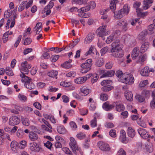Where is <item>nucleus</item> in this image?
Listing matches in <instances>:
<instances>
[{
	"instance_id": "1",
	"label": "nucleus",
	"mask_w": 155,
	"mask_h": 155,
	"mask_svg": "<svg viewBox=\"0 0 155 155\" xmlns=\"http://www.w3.org/2000/svg\"><path fill=\"white\" fill-rule=\"evenodd\" d=\"M130 11V8L127 4L125 5L123 8L117 12H113L114 13V17L116 19H120L122 18L125 15H127Z\"/></svg>"
},
{
	"instance_id": "2",
	"label": "nucleus",
	"mask_w": 155,
	"mask_h": 155,
	"mask_svg": "<svg viewBox=\"0 0 155 155\" xmlns=\"http://www.w3.org/2000/svg\"><path fill=\"white\" fill-rule=\"evenodd\" d=\"M70 140V142L69 143V145L73 153L76 155L79 153L82 154L83 152L81 150V148L78 146L75 139L73 137H71Z\"/></svg>"
},
{
	"instance_id": "3",
	"label": "nucleus",
	"mask_w": 155,
	"mask_h": 155,
	"mask_svg": "<svg viewBox=\"0 0 155 155\" xmlns=\"http://www.w3.org/2000/svg\"><path fill=\"white\" fill-rule=\"evenodd\" d=\"M133 75L131 74H124L121 78V82L129 85L133 84L134 82Z\"/></svg>"
},
{
	"instance_id": "4",
	"label": "nucleus",
	"mask_w": 155,
	"mask_h": 155,
	"mask_svg": "<svg viewBox=\"0 0 155 155\" xmlns=\"http://www.w3.org/2000/svg\"><path fill=\"white\" fill-rule=\"evenodd\" d=\"M106 28V25H103L100 27L97 30V35L99 37H102L103 40H104V39L103 37L104 35H107L110 33V31L108 29H107Z\"/></svg>"
},
{
	"instance_id": "5",
	"label": "nucleus",
	"mask_w": 155,
	"mask_h": 155,
	"mask_svg": "<svg viewBox=\"0 0 155 155\" xmlns=\"http://www.w3.org/2000/svg\"><path fill=\"white\" fill-rule=\"evenodd\" d=\"M98 72L100 74H101V78L105 77H111L114 76L115 73V71L113 70L106 71L99 69Z\"/></svg>"
},
{
	"instance_id": "6",
	"label": "nucleus",
	"mask_w": 155,
	"mask_h": 155,
	"mask_svg": "<svg viewBox=\"0 0 155 155\" xmlns=\"http://www.w3.org/2000/svg\"><path fill=\"white\" fill-rule=\"evenodd\" d=\"M21 74H28V69L31 68V64H28L27 61H25L21 64Z\"/></svg>"
},
{
	"instance_id": "7",
	"label": "nucleus",
	"mask_w": 155,
	"mask_h": 155,
	"mask_svg": "<svg viewBox=\"0 0 155 155\" xmlns=\"http://www.w3.org/2000/svg\"><path fill=\"white\" fill-rule=\"evenodd\" d=\"M128 89L127 86L123 87V89L125 91L124 93V95L126 99L129 101H132L133 100V95L132 92L131 91L127 90Z\"/></svg>"
},
{
	"instance_id": "8",
	"label": "nucleus",
	"mask_w": 155,
	"mask_h": 155,
	"mask_svg": "<svg viewBox=\"0 0 155 155\" xmlns=\"http://www.w3.org/2000/svg\"><path fill=\"white\" fill-rule=\"evenodd\" d=\"M112 48L110 51L111 52H114L119 50H122L119 44V41L117 40L114 41L111 44Z\"/></svg>"
},
{
	"instance_id": "9",
	"label": "nucleus",
	"mask_w": 155,
	"mask_h": 155,
	"mask_svg": "<svg viewBox=\"0 0 155 155\" xmlns=\"http://www.w3.org/2000/svg\"><path fill=\"white\" fill-rule=\"evenodd\" d=\"M98 147L100 150L103 151H109L110 150L109 145L102 141H99L98 143Z\"/></svg>"
},
{
	"instance_id": "10",
	"label": "nucleus",
	"mask_w": 155,
	"mask_h": 155,
	"mask_svg": "<svg viewBox=\"0 0 155 155\" xmlns=\"http://www.w3.org/2000/svg\"><path fill=\"white\" fill-rule=\"evenodd\" d=\"M117 25L122 27V31H126L128 29L127 24L125 20L122 19L118 21Z\"/></svg>"
},
{
	"instance_id": "11",
	"label": "nucleus",
	"mask_w": 155,
	"mask_h": 155,
	"mask_svg": "<svg viewBox=\"0 0 155 155\" xmlns=\"http://www.w3.org/2000/svg\"><path fill=\"white\" fill-rule=\"evenodd\" d=\"M29 149L31 150L38 152L40 150V147L37 143L35 142L30 143L29 145Z\"/></svg>"
},
{
	"instance_id": "12",
	"label": "nucleus",
	"mask_w": 155,
	"mask_h": 155,
	"mask_svg": "<svg viewBox=\"0 0 155 155\" xmlns=\"http://www.w3.org/2000/svg\"><path fill=\"white\" fill-rule=\"evenodd\" d=\"M20 122V119L16 116H12L9 120V124L12 126L18 124Z\"/></svg>"
},
{
	"instance_id": "13",
	"label": "nucleus",
	"mask_w": 155,
	"mask_h": 155,
	"mask_svg": "<svg viewBox=\"0 0 155 155\" xmlns=\"http://www.w3.org/2000/svg\"><path fill=\"white\" fill-rule=\"evenodd\" d=\"M92 60L91 59H88L86 60V62L83 63L81 65V67L82 68L89 69L88 70H90L91 69V67L92 65Z\"/></svg>"
},
{
	"instance_id": "14",
	"label": "nucleus",
	"mask_w": 155,
	"mask_h": 155,
	"mask_svg": "<svg viewBox=\"0 0 155 155\" xmlns=\"http://www.w3.org/2000/svg\"><path fill=\"white\" fill-rule=\"evenodd\" d=\"M138 132L141 137L144 139L148 138L149 137V134H147V131L145 129L140 128L138 129Z\"/></svg>"
},
{
	"instance_id": "15",
	"label": "nucleus",
	"mask_w": 155,
	"mask_h": 155,
	"mask_svg": "<svg viewBox=\"0 0 155 155\" xmlns=\"http://www.w3.org/2000/svg\"><path fill=\"white\" fill-rule=\"evenodd\" d=\"M77 12L79 13L78 14V16L86 18L88 17L89 16L88 15H86V13H84V12H86L85 10L84 7L78 9Z\"/></svg>"
},
{
	"instance_id": "16",
	"label": "nucleus",
	"mask_w": 155,
	"mask_h": 155,
	"mask_svg": "<svg viewBox=\"0 0 155 155\" xmlns=\"http://www.w3.org/2000/svg\"><path fill=\"white\" fill-rule=\"evenodd\" d=\"M10 146L12 150L15 152H16L19 148L18 143L15 141H13L12 142Z\"/></svg>"
},
{
	"instance_id": "17",
	"label": "nucleus",
	"mask_w": 155,
	"mask_h": 155,
	"mask_svg": "<svg viewBox=\"0 0 155 155\" xmlns=\"http://www.w3.org/2000/svg\"><path fill=\"white\" fill-rule=\"evenodd\" d=\"M140 51L138 47H135L132 51L131 56L132 58L135 59L139 55Z\"/></svg>"
},
{
	"instance_id": "18",
	"label": "nucleus",
	"mask_w": 155,
	"mask_h": 155,
	"mask_svg": "<svg viewBox=\"0 0 155 155\" xmlns=\"http://www.w3.org/2000/svg\"><path fill=\"white\" fill-rule=\"evenodd\" d=\"M20 77L22 78L21 81L22 82L26 83L29 81H32V79L29 77L26 76L25 74H20Z\"/></svg>"
},
{
	"instance_id": "19",
	"label": "nucleus",
	"mask_w": 155,
	"mask_h": 155,
	"mask_svg": "<svg viewBox=\"0 0 155 155\" xmlns=\"http://www.w3.org/2000/svg\"><path fill=\"white\" fill-rule=\"evenodd\" d=\"M103 107L106 110H109L114 108V106L112 104H109L108 102L104 103L103 105Z\"/></svg>"
},
{
	"instance_id": "20",
	"label": "nucleus",
	"mask_w": 155,
	"mask_h": 155,
	"mask_svg": "<svg viewBox=\"0 0 155 155\" xmlns=\"http://www.w3.org/2000/svg\"><path fill=\"white\" fill-rule=\"evenodd\" d=\"M153 0H144L143 8L144 10L148 9L150 6L149 4L152 3L153 2Z\"/></svg>"
},
{
	"instance_id": "21",
	"label": "nucleus",
	"mask_w": 155,
	"mask_h": 155,
	"mask_svg": "<svg viewBox=\"0 0 155 155\" xmlns=\"http://www.w3.org/2000/svg\"><path fill=\"white\" fill-rule=\"evenodd\" d=\"M94 38V34H89L85 38V43L86 44L89 43L92 41Z\"/></svg>"
},
{
	"instance_id": "22",
	"label": "nucleus",
	"mask_w": 155,
	"mask_h": 155,
	"mask_svg": "<svg viewBox=\"0 0 155 155\" xmlns=\"http://www.w3.org/2000/svg\"><path fill=\"white\" fill-rule=\"evenodd\" d=\"M117 0H112L110 2V8L113 11H114L116 8V4L118 3Z\"/></svg>"
},
{
	"instance_id": "23",
	"label": "nucleus",
	"mask_w": 155,
	"mask_h": 155,
	"mask_svg": "<svg viewBox=\"0 0 155 155\" xmlns=\"http://www.w3.org/2000/svg\"><path fill=\"white\" fill-rule=\"evenodd\" d=\"M111 55L116 58H121L124 55L123 51L122 50H119V51L114 52Z\"/></svg>"
},
{
	"instance_id": "24",
	"label": "nucleus",
	"mask_w": 155,
	"mask_h": 155,
	"mask_svg": "<svg viewBox=\"0 0 155 155\" xmlns=\"http://www.w3.org/2000/svg\"><path fill=\"white\" fill-rule=\"evenodd\" d=\"M149 68L147 66L142 69L140 71L141 74L143 76H148Z\"/></svg>"
},
{
	"instance_id": "25",
	"label": "nucleus",
	"mask_w": 155,
	"mask_h": 155,
	"mask_svg": "<svg viewBox=\"0 0 155 155\" xmlns=\"http://www.w3.org/2000/svg\"><path fill=\"white\" fill-rule=\"evenodd\" d=\"M149 46V43L148 42H145L143 44L140 48L141 53H143L148 48Z\"/></svg>"
},
{
	"instance_id": "26",
	"label": "nucleus",
	"mask_w": 155,
	"mask_h": 155,
	"mask_svg": "<svg viewBox=\"0 0 155 155\" xmlns=\"http://www.w3.org/2000/svg\"><path fill=\"white\" fill-rule=\"evenodd\" d=\"M29 136L30 139L31 141H35L37 140L38 139L37 135L33 132H31L29 133Z\"/></svg>"
},
{
	"instance_id": "27",
	"label": "nucleus",
	"mask_w": 155,
	"mask_h": 155,
	"mask_svg": "<svg viewBox=\"0 0 155 155\" xmlns=\"http://www.w3.org/2000/svg\"><path fill=\"white\" fill-rule=\"evenodd\" d=\"M127 134L129 137H133L135 135V131L132 127H129L128 128Z\"/></svg>"
},
{
	"instance_id": "28",
	"label": "nucleus",
	"mask_w": 155,
	"mask_h": 155,
	"mask_svg": "<svg viewBox=\"0 0 155 155\" xmlns=\"http://www.w3.org/2000/svg\"><path fill=\"white\" fill-rule=\"evenodd\" d=\"M80 91V94L84 96L87 95L89 93V90L84 87L81 88Z\"/></svg>"
},
{
	"instance_id": "29",
	"label": "nucleus",
	"mask_w": 155,
	"mask_h": 155,
	"mask_svg": "<svg viewBox=\"0 0 155 155\" xmlns=\"http://www.w3.org/2000/svg\"><path fill=\"white\" fill-rule=\"evenodd\" d=\"M91 53H93L94 54L96 53V54L97 53L96 49L94 47L92 46L90 47L89 50L86 53L85 55L86 56L88 55L91 54Z\"/></svg>"
},
{
	"instance_id": "30",
	"label": "nucleus",
	"mask_w": 155,
	"mask_h": 155,
	"mask_svg": "<svg viewBox=\"0 0 155 155\" xmlns=\"http://www.w3.org/2000/svg\"><path fill=\"white\" fill-rule=\"evenodd\" d=\"M25 86L29 89H34L35 87V84L32 82V81H29L25 83Z\"/></svg>"
},
{
	"instance_id": "31",
	"label": "nucleus",
	"mask_w": 155,
	"mask_h": 155,
	"mask_svg": "<svg viewBox=\"0 0 155 155\" xmlns=\"http://www.w3.org/2000/svg\"><path fill=\"white\" fill-rule=\"evenodd\" d=\"M87 0H72L71 2L73 4H76L79 5L85 4L87 2Z\"/></svg>"
},
{
	"instance_id": "32",
	"label": "nucleus",
	"mask_w": 155,
	"mask_h": 155,
	"mask_svg": "<svg viewBox=\"0 0 155 155\" xmlns=\"http://www.w3.org/2000/svg\"><path fill=\"white\" fill-rule=\"evenodd\" d=\"M135 97L136 100L139 102L142 103L145 100L144 97L142 95L138 94H136Z\"/></svg>"
},
{
	"instance_id": "33",
	"label": "nucleus",
	"mask_w": 155,
	"mask_h": 155,
	"mask_svg": "<svg viewBox=\"0 0 155 155\" xmlns=\"http://www.w3.org/2000/svg\"><path fill=\"white\" fill-rule=\"evenodd\" d=\"M86 81V79L84 78V77H80L75 80V82L78 84H81Z\"/></svg>"
},
{
	"instance_id": "34",
	"label": "nucleus",
	"mask_w": 155,
	"mask_h": 155,
	"mask_svg": "<svg viewBox=\"0 0 155 155\" xmlns=\"http://www.w3.org/2000/svg\"><path fill=\"white\" fill-rule=\"evenodd\" d=\"M117 35H115V33L114 35H112L109 36L107 38L106 41L107 43H110L117 37Z\"/></svg>"
},
{
	"instance_id": "35",
	"label": "nucleus",
	"mask_w": 155,
	"mask_h": 155,
	"mask_svg": "<svg viewBox=\"0 0 155 155\" xmlns=\"http://www.w3.org/2000/svg\"><path fill=\"white\" fill-rule=\"evenodd\" d=\"M112 86L107 85V86H104L101 88V90L104 92H107L110 91L113 88Z\"/></svg>"
},
{
	"instance_id": "36",
	"label": "nucleus",
	"mask_w": 155,
	"mask_h": 155,
	"mask_svg": "<svg viewBox=\"0 0 155 155\" xmlns=\"http://www.w3.org/2000/svg\"><path fill=\"white\" fill-rule=\"evenodd\" d=\"M147 34V31L146 30H143L139 34V38L140 40H143Z\"/></svg>"
},
{
	"instance_id": "37",
	"label": "nucleus",
	"mask_w": 155,
	"mask_h": 155,
	"mask_svg": "<svg viewBox=\"0 0 155 155\" xmlns=\"http://www.w3.org/2000/svg\"><path fill=\"white\" fill-rule=\"evenodd\" d=\"M58 74V72L56 71H51L48 73V75L51 77H54L56 76Z\"/></svg>"
},
{
	"instance_id": "38",
	"label": "nucleus",
	"mask_w": 155,
	"mask_h": 155,
	"mask_svg": "<svg viewBox=\"0 0 155 155\" xmlns=\"http://www.w3.org/2000/svg\"><path fill=\"white\" fill-rule=\"evenodd\" d=\"M108 96L107 94L105 93H101L100 96V99L103 101H105L107 100Z\"/></svg>"
},
{
	"instance_id": "39",
	"label": "nucleus",
	"mask_w": 155,
	"mask_h": 155,
	"mask_svg": "<svg viewBox=\"0 0 155 155\" xmlns=\"http://www.w3.org/2000/svg\"><path fill=\"white\" fill-rule=\"evenodd\" d=\"M141 93L142 95L146 98L148 97L150 95V91L146 89L143 90Z\"/></svg>"
},
{
	"instance_id": "40",
	"label": "nucleus",
	"mask_w": 155,
	"mask_h": 155,
	"mask_svg": "<svg viewBox=\"0 0 155 155\" xmlns=\"http://www.w3.org/2000/svg\"><path fill=\"white\" fill-rule=\"evenodd\" d=\"M57 130L58 132L60 134H64L65 132V129L63 126H60L58 127Z\"/></svg>"
},
{
	"instance_id": "41",
	"label": "nucleus",
	"mask_w": 155,
	"mask_h": 155,
	"mask_svg": "<svg viewBox=\"0 0 155 155\" xmlns=\"http://www.w3.org/2000/svg\"><path fill=\"white\" fill-rule=\"evenodd\" d=\"M26 142L25 140H21L20 143H18L19 147L21 149H23L26 146Z\"/></svg>"
},
{
	"instance_id": "42",
	"label": "nucleus",
	"mask_w": 155,
	"mask_h": 155,
	"mask_svg": "<svg viewBox=\"0 0 155 155\" xmlns=\"http://www.w3.org/2000/svg\"><path fill=\"white\" fill-rule=\"evenodd\" d=\"M9 35V32L7 31L5 32L3 35V42L4 43H6L8 40V37Z\"/></svg>"
},
{
	"instance_id": "43",
	"label": "nucleus",
	"mask_w": 155,
	"mask_h": 155,
	"mask_svg": "<svg viewBox=\"0 0 155 155\" xmlns=\"http://www.w3.org/2000/svg\"><path fill=\"white\" fill-rule=\"evenodd\" d=\"M99 78L97 74H93L91 77V82L93 84L97 81Z\"/></svg>"
},
{
	"instance_id": "44",
	"label": "nucleus",
	"mask_w": 155,
	"mask_h": 155,
	"mask_svg": "<svg viewBox=\"0 0 155 155\" xmlns=\"http://www.w3.org/2000/svg\"><path fill=\"white\" fill-rule=\"evenodd\" d=\"M19 100L23 102H25L27 100V97L25 95L19 94L18 95Z\"/></svg>"
},
{
	"instance_id": "45",
	"label": "nucleus",
	"mask_w": 155,
	"mask_h": 155,
	"mask_svg": "<svg viewBox=\"0 0 155 155\" xmlns=\"http://www.w3.org/2000/svg\"><path fill=\"white\" fill-rule=\"evenodd\" d=\"M61 66L63 68L68 69L71 68L72 66V65L70 63H69V62L66 61L64 64H61Z\"/></svg>"
},
{
	"instance_id": "46",
	"label": "nucleus",
	"mask_w": 155,
	"mask_h": 155,
	"mask_svg": "<svg viewBox=\"0 0 155 155\" xmlns=\"http://www.w3.org/2000/svg\"><path fill=\"white\" fill-rule=\"evenodd\" d=\"M116 108L117 111L120 112L124 110L125 109V107L123 104L116 105Z\"/></svg>"
},
{
	"instance_id": "47",
	"label": "nucleus",
	"mask_w": 155,
	"mask_h": 155,
	"mask_svg": "<svg viewBox=\"0 0 155 155\" xmlns=\"http://www.w3.org/2000/svg\"><path fill=\"white\" fill-rule=\"evenodd\" d=\"M80 39H77L75 41H73L72 43H70L68 45V46L70 48H72L74 47L79 41Z\"/></svg>"
},
{
	"instance_id": "48",
	"label": "nucleus",
	"mask_w": 155,
	"mask_h": 155,
	"mask_svg": "<svg viewBox=\"0 0 155 155\" xmlns=\"http://www.w3.org/2000/svg\"><path fill=\"white\" fill-rule=\"evenodd\" d=\"M22 122L23 124L26 126H28L30 124L29 120L27 118H25L22 119Z\"/></svg>"
},
{
	"instance_id": "49",
	"label": "nucleus",
	"mask_w": 155,
	"mask_h": 155,
	"mask_svg": "<svg viewBox=\"0 0 155 155\" xmlns=\"http://www.w3.org/2000/svg\"><path fill=\"white\" fill-rule=\"evenodd\" d=\"M71 84L70 82H68L65 81H62L60 83V85L61 86L65 87L70 86Z\"/></svg>"
},
{
	"instance_id": "50",
	"label": "nucleus",
	"mask_w": 155,
	"mask_h": 155,
	"mask_svg": "<svg viewBox=\"0 0 155 155\" xmlns=\"http://www.w3.org/2000/svg\"><path fill=\"white\" fill-rule=\"evenodd\" d=\"M77 137L80 140L84 139L86 136L85 134L84 133L80 132L77 135Z\"/></svg>"
},
{
	"instance_id": "51",
	"label": "nucleus",
	"mask_w": 155,
	"mask_h": 155,
	"mask_svg": "<svg viewBox=\"0 0 155 155\" xmlns=\"http://www.w3.org/2000/svg\"><path fill=\"white\" fill-rule=\"evenodd\" d=\"M62 149L66 153L69 155H73L71 151L70 150L69 148L66 147H64Z\"/></svg>"
},
{
	"instance_id": "52",
	"label": "nucleus",
	"mask_w": 155,
	"mask_h": 155,
	"mask_svg": "<svg viewBox=\"0 0 155 155\" xmlns=\"http://www.w3.org/2000/svg\"><path fill=\"white\" fill-rule=\"evenodd\" d=\"M12 11L11 10H8L5 12L4 16L5 17L8 18L9 17L12 15Z\"/></svg>"
},
{
	"instance_id": "53",
	"label": "nucleus",
	"mask_w": 155,
	"mask_h": 155,
	"mask_svg": "<svg viewBox=\"0 0 155 155\" xmlns=\"http://www.w3.org/2000/svg\"><path fill=\"white\" fill-rule=\"evenodd\" d=\"M111 81L109 80H106L103 81L101 83V84L102 86H107L110 84Z\"/></svg>"
},
{
	"instance_id": "54",
	"label": "nucleus",
	"mask_w": 155,
	"mask_h": 155,
	"mask_svg": "<svg viewBox=\"0 0 155 155\" xmlns=\"http://www.w3.org/2000/svg\"><path fill=\"white\" fill-rule=\"evenodd\" d=\"M47 119H49L53 123L55 124L56 123V121L54 116L50 114L47 116Z\"/></svg>"
},
{
	"instance_id": "55",
	"label": "nucleus",
	"mask_w": 155,
	"mask_h": 155,
	"mask_svg": "<svg viewBox=\"0 0 155 155\" xmlns=\"http://www.w3.org/2000/svg\"><path fill=\"white\" fill-rule=\"evenodd\" d=\"M104 64L103 60L102 59L98 60L96 63V65L98 67L102 66Z\"/></svg>"
},
{
	"instance_id": "56",
	"label": "nucleus",
	"mask_w": 155,
	"mask_h": 155,
	"mask_svg": "<svg viewBox=\"0 0 155 155\" xmlns=\"http://www.w3.org/2000/svg\"><path fill=\"white\" fill-rule=\"evenodd\" d=\"M26 3V2H23L20 4L18 8V11L19 12H21L24 9Z\"/></svg>"
},
{
	"instance_id": "57",
	"label": "nucleus",
	"mask_w": 155,
	"mask_h": 155,
	"mask_svg": "<svg viewBox=\"0 0 155 155\" xmlns=\"http://www.w3.org/2000/svg\"><path fill=\"white\" fill-rule=\"evenodd\" d=\"M91 125L92 127H95L97 126V119L96 117H94V119L91 120Z\"/></svg>"
},
{
	"instance_id": "58",
	"label": "nucleus",
	"mask_w": 155,
	"mask_h": 155,
	"mask_svg": "<svg viewBox=\"0 0 155 155\" xmlns=\"http://www.w3.org/2000/svg\"><path fill=\"white\" fill-rule=\"evenodd\" d=\"M148 82L147 80L141 81L139 84V86L140 87H144L148 84Z\"/></svg>"
},
{
	"instance_id": "59",
	"label": "nucleus",
	"mask_w": 155,
	"mask_h": 155,
	"mask_svg": "<svg viewBox=\"0 0 155 155\" xmlns=\"http://www.w3.org/2000/svg\"><path fill=\"white\" fill-rule=\"evenodd\" d=\"M110 136L113 138H114L116 137V130L114 129H112L109 133Z\"/></svg>"
},
{
	"instance_id": "60",
	"label": "nucleus",
	"mask_w": 155,
	"mask_h": 155,
	"mask_svg": "<svg viewBox=\"0 0 155 155\" xmlns=\"http://www.w3.org/2000/svg\"><path fill=\"white\" fill-rule=\"evenodd\" d=\"M115 74L117 77L120 78V80L121 81V78L122 77V76L124 74L122 73V71L120 70L117 71H116Z\"/></svg>"
},
{
	"instance_id": "61",
	"label": "nucleus",
	"mask_w": 155,
	"mask_h": 155,
	"mask_svg": "<svg viewBox=\"0 0 155 155\" xmlns=\"http://www.w3.org/2000/svg\"><path fill=\"white\" fill-rule=\"evenodd\" d=\"M61 98L63 100V102L64 103H68L69 101V98L66 95H63L62 96Z\"/></svg>"
},
{
	"instance_id": "62",
	"label": "nucleus",
	"mask_w": 155,
	"mask_h": 155,
	"mask_svg": "<svg viewBox=\"0 0 155 155\" xmlns=\"http://www.w3.org/2000/svg\"><path fill=\"white\" fill-rule=\"evenodd\" d=\"M108 49V47H105L102 48L101 50V53L102 56L105 54L107 52Z\"/></svg>"
},
{
	"instance_id": "63",
	"label": "nucleus",
	"mask_w": 155,
	"mask_h": 155,
	"mask_svg": "<svg viewBox=\"0 0 155 155\" xmlns=\"http://www.w3.org/2000/svg\"><path fill=\"white\" fill-rule=\"evenodd\" d=\"M32 42V40L30 38H27L25 40L24 42L25 45H29Z\"/></svg>"
},
{
	"instance_id": "64",
	"label": "nucleus",
	"mask_w": 155,
	"mask_h": 155,
	"mask_svg": "<svg viewBox=\"0 0 155 155\" xmlns=\"http://www.w3.org/2000/svg\"><path fill=\"white\" fill-rule=\"evenodd\" d=\"M33 105L36 108L39 110L41 109V106L39 103L36 102L34 103Z\"/></svg>"
}]
</instances>
